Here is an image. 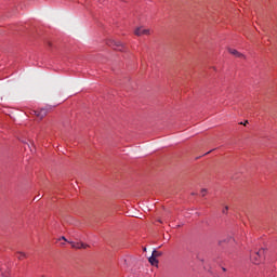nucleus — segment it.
<instances>
[{
    "instance_id": "f257e3e1",
    "label": "nucleus",
    "mask_w": 277,
    "mask_h": 277,
    "mask_svg": "<svg viewBox=\"0 0 277 277\" xmlns=\"http://www.w3.org/2000/svg\"><path fill=\"white\" fill-rule=\"evenodd\" d=\"M264 256L265 249H260L258 252L251 255V262L254 263V265H259V263H261V259H263Z\"/></svg>"
},
{
    "instance_id": "ddd939ff",
    "label": "nucleus",
    "mask_w": 277,
    "mask_h": 277,
    "mask_svg": "<svg viewBox=\"0 0 277 277\" xmlns=\"http://www.w3.org/2000/svg\"><path fill=\"white\" fill-rule=\"evenodd\" d=\"M35 200H40V195H38V196L35 198Z\"/></svg>"
},
{
    "instance_id": "f03ea898",
    "label": "nucleus",
    "mask_w": 277,
    "mask_h": 277,
    "mask_svg": "<svg viewBox=\"0 0 277 277\" xmlns=\"http://www.w3.org/2000/svg\"><path fill=\"white\" fill-rule=\"evenodd\" d=\"M107 45L111 47V49H115V51H123L124 49V43L118 40L109 39L107 41Z\"/></svg>"
},
{
    "instance_id": "4468645a",
    "label": "nucleus",
    "mask_w": 277,
    "mask_h": 277,
    "mask_svg": "<svg viewBox=\"0 0 277 277\" xmlns=\"http://www.w3.org/2000/svg\"><path fill=\"white\" fill-rule=\"evenodd\" d=\"M222 269H223V272H226V269L224 267Z\"/></svg>"
},
{
    "instance_id": "2eb2a0df",
    "label": "nucleus",
    "mask_w": 277,
    "mask_h": 277,
    "mask_svg": "<svg viewBox=\"0 0 277 277\" xmlns=\"http://www.w3.org/2000/svg\"><path fill=\"white\" fill-rule=\"evenodd\" d=\"M248 124V121L245 122V126Z\"/></svg>"
},
{
    "instance_id": "9d476101",
    "label": "nucleus",
    "mask_w": 277,
    "mask_h": 277,
    "mask_svg": "<svg viewBox=\"0 0 277 277\" xmlns=\"http://www.w3.org/2000/svg\"><path fill=\"white\" fill-rule=\"evenodd\" d=\"M201 196H207V188L201 189Z\"/></svg>"
},
{
    "instance_id": "f8f14e48",
    "label": "nucleus",
    "mask_w": 277,
    "mask_h": 277,
    "mask_svg": "<svg viewBox=\"0 0 277 277\" xmlns=\"http://www.w3.org/2000/svg\"><path fill=\"white\" fill-rule=\"evenodd\" d=\"M228 211V206H226L224 209H223V213H227Z\"/></svg>"
},
{
    "instance_id": "9b49d317",
    "label": "nucleus",
    "mask_w": 277,
    "mask_h": 277,
    "mask_svg": "<svg viewBox=\"0 0 277 277\" xmlns=\"http://www.w3.org/2000/svg\"><path fill=\"white\" fill-rule=\"evenodd\" d=\"M67 241V243H68V239H66V237H64V236H62L61 238H58V241Z\"/></svg>"
},
{
    "instance_id": "0eeeda50",
    "label": "nucleus",
    "mask_w": 277,
    "mask_h": 277,
    "mask_svg": "<svg viewBox=\"0 0 277 277\" xmlns=\"http://www.w3.org/2000/svg\"><path fill=\"white\" fill-rule=\"evenodd\" d=\"M149 263H150V265H154L155 267H157V265H159V261L157 260V258L155 255H151L149 258Z\"/></svg>"
},
{
    "instance_id": "7ed1b4c3",
    "label": "nucleus",
    "mask_w": 277,
    "mask_h": 277,
    "mask_svg": "<svg viewBox=\"0 0 277 277\" xmlns=\"http://www.w3.org/2000/svg\"><path fill=\"white\" fill-rule=\"evenodd\" d=\"M150 34H153V30H150V28H144V26L134 29L135 36H150Z\"/></svg>"
},
{
    "instance_id": "20e7f679",
    "label": "nucleus",
    "mask_w": 277,
    "mask_h": 277,
    "mask_svg": "<svg viewBox=\"0 0 277 277\" xmlns=\"http://www.w3.org/2000/svg\"><path fill=\"white\" fill-rule=\"evenodd\" d=\"M70 243L71 248H75L76 250H81V248L85 249L89 246L83 242H75V241H68Z\"/></svg>"
},
{
    "instance_id": "6e6552de",
    "label": "nucleus",
    "mask_w": 277,
    "mask_h": 277,
    "mask_svg": "<svg viewBox=\"0 0 277 277\" xmlns=\"http://www.w3.org/2000/svg\"><path fill=\"white\" fill-rule=\"evenodd\" d=\"M17 259L19 261H23V259H27V253H25L23 251L17 252Z\"/></svg>"
},
{
    "instance_id": "39448f33",
    "label": "nucleus",
    "mask_w": 277,
    "mask_h": 277,
    "mask_svg": "<svg viewBox=\"0 0 277 277\" xmlns=\"http://www.w3.org/2000/svg\"><path fill=\"white\" fill-rule=\"evenodd\" d=\"M34 114H35V116H36L37 118H39V120H42L43 118H45L48 111H47V109L41 108V109H39V110H35Z\"/></svg>"
},
{
    "instance_id": "1a4fd4ad",
    "label": "nucleus",
    "mask_w": 277,
    "mask_h": 277,
    "mask_svg": "<svg viewBox=\"0 0 277 277\" xmlns=\"http://www.w3.org/2000/svg\"><path fill=\"white\" fill-rule=\"evenodd\" d=\"M151 256H155L157 259V256H161V252L155 250L153 251Z\"/></svg>"
},
{
    "instance_id": "423d86ee",
    "label": "nucleus",
    "mask_w": 277,
    "mask_h": 277,
    "mask_svg": "<svg viewBox=\"0 0 277 277\" xmlns=\"http://www.w3.org/2000/svg\"><path fill=\"white\" fill-rule=\"evenodd\" d=\"M227 51L228 53H230V55H234L235 57H243V54L237 51L236 49L228 48Z\"/></svg>"
}]
</instances>
